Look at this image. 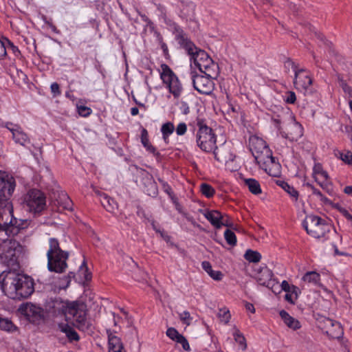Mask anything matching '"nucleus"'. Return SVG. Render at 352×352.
I'll use <instances>...</instances> for the list:
<instances>
[{"label":"nucleus","instance_id":"obj_21","mask_svg":"<svg viewBox=\"0 0 352 352\" xmlns=\"http://www.w3.org/2000/svg\"><path fill=\"white\" fill-rule=\"evenodd\" d=\"M279 314L285 325L289 329L296 331L301 327L300 322L296 318L290 316L286 311L281 310Z\"/></svg>","mask_w":352,"mask_h":352},{"label":"nucleus","instance_id":"obj_14","mask_svg":"<svg viewBox=\"0 0 352 352\" xmlns=\"http://www.w3.org/2000/svg\"><path fill=\"white\" fill-rule=\"evenodd\" d=\"M273 273L267 267H262L258 270L256 279L260 285L271 288L273 292L276 293L274 289V286H278V283H275L272 280Z\"/></svg>","mask_w":352,"mask_h":352},{"label":"nucleus","instance_id":"obj_1","mask_svg":"<svg viewBox=\"0 0 352 352\" xmlns=\"http://www.w3.org/2000/svg\"><path fill=\"white\" fill-rule=\"evenodd\" d=\"M15 186V179L11 175L9 179L0 177V233L5 232L8 236L16 235L28 225L26 220L13 217L12 206L8 199Z\"/></svg>","mask_w":352,"mask_h":352},{"label":"nucleus","instance_id":"obj_32","mask_svg":"<svg viewBox=\"0 0 352 352\" xmlns=\"http://www.w3.org/2000/svg\"><path fill=\"white\" fill-rule=\"evenodd\" d=\"M313 171H314V175L315 177V180L318 182V184H320V186L321 187L324 188V183L318 182V179H319L318 177H319V176H320L322 178H324V180H327L329 179L328 173L325 170H323L322 165L319 163L316 164L314 165Z\"/></svg>","mask_w":352,"mask_h":352},{"label":"nucleus","instance_id":"obj_41","mask_svg":"<svg viewBox=\"0 0 352 352\" xmlns=\"http://www.w3.org/2000/svg\"><path fill=\"white\" fill-rule=\"evenodd\" d=\"M148 186H146L147 189H146V191L148 195L151 196H155L157 195V185L155 182L152 179L151 177L148 176Z\"/></svg>","mask_w":352,"mask_h":352},{"label":"nucleus","instance_id":"obj_30","mask_svg":"<svg viewBox=\"0 0 352 352\" xmlns=\"http://www.w3.org/2000/svg\"><path fill=\"white\" fill-rule=\"evenodd\" d=\"M57 206L62 210H72V201L68 195L65 193H62L59 195L58 199H56Z\"/></svg>","mask_w":352,"mask_h":352},{"label":"nucleus","instance_id":"obj_20","mask_svg":"<svg viewBox=\"0 0 352 352\" xmlns=\"http://www.w3.org/2000/svg\"><path fill=\"white\" fill-rule=\"evenodd\" d=\"M107 333L109 338V352H119L124 351L120 338L114 335L109 329L107 330Z\"/></svg>","mask_w":352,"mask_h":352},{"label":"nucleus","instance_id":"obj_37","mask_svg":"<svg viewBox=\"0 0 352 352\" xmlns=\"http://www.w3.org/2000/svg\"><path fill=\"white\" fill-rule=\"evenodd\" d=\"M74 277L75 274L74 272H69L67 276H65L59 279L58 283H56V286L60 289H65L69 287L72 279Z\"/></svg>","mask_w":352,"mask_h":352},{"label":"nucleus","instance_id":"obj_60","mask_svg":"<svg viewBox=\"0 0 352 352\" xmlns=\"http://www.w3.org/2000/svg\"><path fill=\"white\" fill-rule=\"evenodd\" d=\"M203 269L210 274L212 272V268L210 263L208 261H204L201 263Z\"/></svg>","mask_w":352,"mask_h":352},{"label":"nucleus","instance_id":"obj_27","mask_svg":"<svg viewBox=\"0 0 352 352\" xmlns=\"http://www.w3.org/2000/svg\"><path fill=\"white\" fill-rule=\"evenodd\" d=\"M254 157L255 161L260 166L269 162V160L273 157L272 153L268 146L259 151V153L254 155Z\"/></svg>","mask_w":352,"mask_h":352},{"label":"nucleus","instance_id":"obj_11","mask_svg":"<svg viewBox=\"0 0 352 352\" xmlns=\"http://www.w3.org/2000/svg\"><path fill=\"white\" fill-rule=\"evenodd\" d=\"M25 201L31 212H39L45 207V197L37 189L30 190L25 197Z\"/></svg>","mask_w":352,"mask_h":352},{"label":"nucleus","instance_id":"obj_61","mask_svg":"<svg viewBox=\"0 0 352 352\" xmlns=\"http://www.w3.org/2000/svg\"><path fill=\"white\" fill-rule=\"evenodd\" d=\"M285 66L287 68L291 67L294 71L295 73H296V71H298L297 67L295 65L294 63L290 59H288L285 61Z\"/></svg>","mask_w":352,"mask_h":352},{"label":"nucleus","instance_id":"obj_59","mask_svg":"<svg viewBox=\"0 0 352 352\" xmlns=\"http://www.w3.org/2000/svg\"><path fill=\"white\" fill-rule=\"evenodd\" d=\"M7 54V50L4 43L0 39V60L3 59Z\"/></svg>","mask_w":352,"mask_h":352},{"label":"nucleus","instance_id":"obj_28","mask_svg":"<svg viewBox=\"0 0 352 352\" xmlns=\"http://www.w3.org/2000/svg\"><path fill=\"white\" fill-rule=\"evenodd\" d=\"M204 217L217 229L220 228L219 221L221 219V213L218 210H208L204 213Z\"/></svg>","mask_w":352,"mask_h":352},{"label":"nucleus","instance_id":"obj_35","mask_svg":"<svg viewBox=\"0 0 352 352\" xmlns=\"http://www.w3.org/2000/svg\"><path fill=\"white\" fill-rule=\"evenodd\" d=\"M276 184L294 198L295 201L298 199V192L294 187L290 186L287 182L282 180H277Z\"/></svg>","mask_w":352,"mask_h":352},{"label":"nucleus","instance_id":"obj_24","mask_svg":"<svg viewBox=\"0 0 352 352\" xmlns=\"http://www.w3.org/2000/svg\"><path fill=\"white\" fill-rule=\"evenodd\" d=\"M21 310L23 314L25 315L29 320H31V318H37L41 317V308L32 304H26L21 308Z\"/></svg>","mask_w":352,"mask_h":352},{"label":"nucleus","instance_id":"obj_64","mask_svg":"<svg viewBox=\"0 0 352 352\" xmlns=\"http://www.w3.org/2000/svg\"><path fill=\"white\" fill-rule=\"evenodd\" d=\"M245 308H246V309L248 311H250L252 313H254L255 312L254 307V305L252 303L246 302L245 303Z\"/></svg>","mask_w":352,"mask_h":352},{"label":"nucleus","instance_id":"obj_5","mask_svg":"<svg viewBox=\"0 0 352 352\" xmlns=\"http://www.w3.org/2000/svg\"><path fill=\"white\" fill-rule=\"evenodd\" d=\"M303 227L309 235L316 239H327L331 229L324 219L314 214L305 217Z\"/></svg>","mask_w":352,"mask_h":352},{"label":"nucleus","instance_id":"obj_49","mask_svg":"<svg viewBox=\"0 0 352 352\" xmlns=\"http://www.w3.org/2000/svg\"><path fill=\"white\" fill-rule=\"evenodd\" d=\"M181 334L179 333V332L173 327H170L166 331V336L170 338L173 340H176L177 339V337L180 336Z\"/></svg>","mask_w":352,"mask_h":352},{"label":"nucleus","instance_id":"obj_2","mask_svg":"<svg viewBox=\"0 0 352 352\" xmlns=\"http://www.w3.org/2000/svg\"><path fill=\"white\" fill-rule=\"evenodd\" d=\"M0 287L10 298H26L34 292L32 279L15 270L3 271L0 274Z\"/></svg>","mask_w":352,"mask_h":352},{"label":"nucleus","instance_id":"obj_31","mask_svg":"<svg viewBox=\"0 0 352 352\" xmlns=\"http://www.w3.org/2000/svg\"><path fill=\"white\" fill-rule=\"evenodd\" d=\"M49 250L47 252V257H49L50 256L58 254L61 253L66 252L65 251H63L60 248V244L58 241L55 238H51L49 240Z\"/></svg>","mask_w":352,"mask_h":352},{"label":"nucleus","instance_id":"obj_47","mask_svg":"<svg viewBox=\"0 0 352 352\" xmlns=\"http://www.w3.org/2000/svg\"><path fill=\"white\" fill-rule=\"evenodd\" d=\"M219 225H220V228L222 226H226V227H229V228L233 227V224L230 221V217L228 216H227L226 214H221V219L219 221Z\"/></svg>","mask_w":352,"mask_h":352},{"label":"nucleus","instance_id":"obj_45","mask_svg":"<svg viewBox=\"0 0 352 352\" xmlns=\"http://www.w3.org/2000/svg\"><path fill=\"white\" fill-rule=\"evenodd\" d=\"M218 316L220 320L225 324H227L231 318L230 311L228 310L221 309Z\"/></svg>","mask_w":352,"mask_h":352},{"label":"nucleus","instance_id":"obj_40","mask_svg":"<svg viewBox=\"0 0 352 352\" xmlns=\"http://www.w3.org/2000/svg\"><path fill=\"white\" fill-rule=\"evenodd\" d=\"M200 190L201 193L206 197L210 198L214 194V189L209 184L203 183L200 186Z\"/></svg>","mask_w":352,"mask_h":352},{"label":"nucleus","instance_id":"obj_23","mask_svg":"<svg viewBox=\"0 0 352 352\" xmlns=\"http://www.w3.org/2000/svg\"><path fill=\"white\" fill-rule=\"evenodd\" d=\"M304 284L320 285V275L315 271L307 272L301 278Z\"/></svg>","mask_w":352,"mask_h":352},{"label":"nucleus","instance_id":"obj_12","mask_svg":"<svg viewBox=\"0 0 352 352\" xmlns=\"http://www.w3.org/2000/svg\"><path fill=\"white\" fill-rule=\"evenodd\" d=\"M213 79L206 74L205 76H194L192 78L193 87L200 94L210 95L214 88Z\"/></svg>","mask_w":352,"mask_h":352},{"label":"nucleus","instance_id":"obj_29","mask_svg":"<svg viewBox=\"0 0 352 352\" xmlns=\"http://www.w3.org/2000/svg\"><path fill=\"white\" fill-rule=\"evenodd\" d=\"M58 327L62 332L65 333L70 341H78L79 340L77 332L68 324H60Z\"/></svg>","mask_w":352,"mask_h":352},{"label":"nucleus","instance_id":"obj_36","mask_svg":"<svg viewBox=\"0 0 352 352\" xmlns=\"http://www.w3.org/2000/svg\"><path fill=\"white\" fill-rule=\"evenodd\" d=\"M233 337L235 342L239 344L241 350H245L247 348L245 338L243 336V335L240 332V331L236 327L234 328Z\"/></svg>","mask_w":352,"mask_h":352},{"label":"nucleus","instance_id":"obj_58","mask_svg":"<svg viewBox=\"0 0 352 352\" xmlns=\"http://www.w3.org/2000/svg\"><path fill=\"white\" fill-rule=\"evenodd\" d=\"M50 88H51V91H52V94H54V96L60 95V91L59 85H58V83L53 82L51 85V87Z\"/></svg>","mask_w":352,"mask_h":352},{"label":"nucleus","instance_id":"obj_9","mask_svg":"<svg viewBox=\"0 0 352 352\" xmlns=\"http://www.w3.org/2000/svg\"><path fill=\"white\" fill-rule=\"evenodd\" d=\"M161 69L160 77L163 82L175 98L179 97L182 92V87L177 76L166 64H162Z\"/></svg>","mask_w":352,"mask_h":352},{"label":"nucleus","instance_id":"obj_57","mask_svg":"<svg viewBox=\"0 0 352 352\" xmlns=\"http://www.w3.org/2000/svg\"><path fill=\"white\" fill-rule=\"evenodd\" d=\"M208 275L215 280H221L223 278V274L219 270H212Z\"/></svg>","mask_w":352,"mask_h":352},{"label":"nucleus","instance_id":"obj_52","mask_svg":"<svg viewBox=\"0 0 352 352\" xmlns=\"http://www.w3.org/2000/svg\"><path fill=\"white\" fill-rule=\"evenodd\" d=\"M272 119L277 129L281 132L284 129L280 127V124L284 120L283 117L281 115L273 116Z\"/></svg>","mask_w":352,"mask_h":352},{"label":"nucleus","instance_id":"obj_55","mask_svg":"<svg viewBox=\"0 0 352 352\" xmlns=\"http://www.w3.org/2000/svg\"><path fill=\"white\" fill-rule=\"evenodd\" d=\"M309 186H310L311 189L312 190L313 193L314 195H316V196H318L320 199L321 201H322L323 202H327L328 201L327 198L324 197L320 190L316 189L312 185H309Z\"/></svg>","mask_w":352,"mask_h":352},{"label":"nucleus","instance_id":"obj_43","mask_svg":"<svg viewBox=\"0 0 352 352\" xmlns=\"http://www.w3.org/2000/svg\"><path fill=\"white\" fill-rule=\"evenodd\" d=\"M297 289L298 288L296 287L292 286V291L286 294L285 296V299L291 304H295V302L298 298Z\"/></svg>","mask_w":352,"mask_h":352},{"label":"nucleus","instance_id":"obj_54","mask_svg":"<svg viewBox=\"0 0 352 352\" xmlns=\"http://www.w3.org/2000/svg\"><path fill=\"white\" fill-rule=\"evenodd\" d=\"M186 124L184 122L179 123L176 128V133L178 135H182L186 132Z\"/></svg>","mask_w":352,"mask_h":352},{"label":"nucleus","instance_id":"obj_6","mask_svg":"<svg viewBox=\"0 0 352 352\" xmlns=\"http://www.w3.org/2000/svg\"><path fill=\"white\" fill-rule=\"evenodd\" d=\"M19 243L13 239L3 240L0 243V260L8 267L17 265V253L20 251Z\"/></svg>","mask_w":352,"mask_h":352},{"label":"nucleus","instance_id":"obj_44","mask_svg":"<svg viewBox=\"0 0 352 352\" xmlns=\"http://www.w3.org/2000/svg\"><path fill=\"white\" fill-rule=\"evenodd\" d=\"M0 329L6 331H12L15 329V327L11 320L1 318Z\"/></svg>","mask_w":352,"mask_h":352},{"label":"nucleus","instance_id":"obj_18","mask_svg":"<svg viewBox=\"0 0 352 352\" xmlns=\"http://www.w3.org/2000/svg\"><path fill=\"white\" fill-rule=\"evenodd\" d=\"M269 175L272 177H279L281 174V166L275 160L273 157L269 162L263 164L260 166Z\"/></svg>","mask_w":352,"mask_h":352},{"label":"nucleus","instance_id":"obj_46","mask_svg":"<svg viewBox=\"0 0 352 352\" xmlns=\"http://www.w3.org/2000/svg\"><path fill=\"white\" fill-rule=\"evenodd\" d=\"M340 159L348 164H352V153L346 151L344 153L339 152Z\"/></svg>","mask_w":352,"mask_h":352},{"label":"nucleus","instance_id":"obj_39","mask_svg":"<svg viewBox=\"0 0 352 352\" xmlns=\"http://www.w3.org/2000/svg\"><path fill=\"white\" fill-rule=\"evenodd\" d=\"M244 258L251 263H258L261 259V254L257 251H254L252 250H246Z\"/></svg>","mask_w":352,"mask_h":352},{"label":"nucleus","instance_id":"obj_48","mask_svg":"<svg viewBox=\"0 0 352 352\" xmlns=\"http://www.w3.org/2000/svg\"><path fill=\"white\" fill-rule=\"evenodd\" d=\"M179 318L182 321L183 323L186 324V325H190L192 317L190 316V314L188 311H184L179 314Z\"/></svg>","mask_w":352,"mask_h":352},{"label":"nucleus","instance_id":"obj_38","mask_svg":"<svg viewBox=\"0 0 352 352\" xmlns=\"http://www.w3.org/2000/svg\"><path fill=\"white\" fill-rule=\"evenodd\" d=\"M174 130V124L170 122H168L162 124L161 127V132L165 142H167L168 138L173 133Z\"/></svg>","mask_w":352,"mask_h":352},{"label":"nucleus","instance_id":"obj_17","mask_svg":"<svg viewBox=\"0 0 352 352\" xmlns=\"http://www.w3.org/2000/svg\"><path fill=\"white\" fill-rule=\"evenodd\" d=\"M69 302H64L59 299H55L48 303L47 309L49 313H51L54 316L63 314L65 316V313Z\"/></svg>","mask_w":352,"mask_h":352},{"label":"nucleus","instance_id":"obj_33","mask_svg":"<svg viewBox=\"0 0 352 352\" xmlns=\"http://www.w3.org/2000/svg\"><path fill=\"white\" fill-rule=\"evenodd\" d=\"M141 142L144 146L147 149V151L152 153L155 155H159L158 152L156 151L155 148L150 144L148 140V132L145 129H143L142 131Z\"/></svg>","mask_w":352,"mask_h":352},{"label":"nucleus","instance_id":"obj_7","mask_svg":"<svg viewBox=\"0 0 352 352\" xmlns=\"http://www.w3.org/2000/svg\"><path fill=\"white\" fill-rule=\"evenodd\" d=\"M199 130L197 133L198 146L205 152H211L216 146V135L212 129L198 122Z\"/></svg>","mask_w":352,"mask_h":352},{"label":"nucleus","instance_id":"obj_16","mask_svg":"<svg viewBox=\"0 0 352 352\" xmlns=\"http://www.w3.org/2000/svg\"><path fill=\"white\" fill-rule=\"evenodd\" d=\"M281 133L291 141H297L302 135V128L298 122L292 121L281 131Z\"/></svg>","mask_w":352,"mask_h":352},{"label":"nucleus","instance_id":"obj_19","mask_svg":"<svg viewBox=\"0 0 352 352\" xmlns=\"http://www.w3.org/2000/svg\"><path fill=\"white\" fill-rule=\"evenodd\" d=\"M266 142L261 138L252 135L249 138V148L253 156L266 148Z\"/></svg>","mask_w":352,"mask_h":352},{"label":"nucleus","instance_id":"obj_26","mask_svg":"<svg viewBox=\"0 0 352 352\" xmlns=\"http://www.w3.org/2000/svg\"><path fill=\"white\" fill-rule=\"evenodd\" d=\"M100 202L107 211L113 213L118 210V204L113 199L105 194H100Z\"/></svg>","mask_w":352,"mask_h":352},{"label":"nucleus","instance_id":"obj_62","mask_svg":"<svg viewBox=\"0 0 352 352\" xmlns=\"http://www.w3.org/2000/svg\"><path fill=\"white\" fill-rule=\"evenodd\" d=\"M281 289L287 292H290L291 287L287 280H283L280 285Z\"/></svg>","mask_w":352,"mask_h":352},{"label":"nucleus","instance_id":"obj_13","mask_svg":"<svg viewBox=\"0 0 352 352\" xmlns=\"http://www.w3.org/2000/svg\"><path fill=\"white\" fill-rule=\"evenodd\" d=\"M68 257L69 253L67 252L47 257L48 270L56 273H63L67 267V260Z\"/></svg>","mask_w":352,"mask_h":352},{"label":"nucleus","instance_id":"obj_3","mask_svg":"<svg viewBox=\"0 0 352 352\" xmlns=\"http://www.w3.org/2000/svg\"><path fill=\"white\" fill-rule=\"evenodd\" d=\"M181 45L190 56V60L201 72L216 78L219 75V66L204 50L197 48L191 41L182 38Z\"/></svg>","mask_w":352,"mask_h":352},{"label":"nucleus","instance_id":"obj_15","mask_svg":"<svg viewBox=\"0 0 352 352\" xmlns=\"http://www.w3.org/2000/svg\"><path fill=\"white\" fill-rule=\"evenodd\" d=\"M312 84V80L307 72L303 69L296 71L294 85L300 91H306Z\"/></svg>","mask_w":352,"mask_h":352},{"label":"nucleus","instance_id":"obj_34","mask_svg":"<svg viewBox=\"0 0 352 352\" xmlns=\"http://www.w3.org/2000/svg\"><path fill=\"white\" fill-rule=\"evenodd\" d=\"M244 182L249 190L254 195H258L261 193V186L258 181L254 179H245Z\"/></svg>","mask_w":352,"mask_h":352},{"label":"nucleus","instance_id":"obj_4","mask_svg":"<svg viewBox=\"0 0 352 352\" xmlns=\"http://www.w3.org/2000/svg\"><path fill=\"white\" fill-rule=\"evenodd\" d=\"M87 309L85 303L72 301L69 304L65 313V320L80 331H86L91 329L92 324L87 318Z\"/></svg>","mask_w":352,"mask_h":352},{"label":"nucleus","instance_id":"obj_63","mask_svg":"<svg viewBox=\"0 0 352 352\" xmlns=\"http://www.w3.org/2000/svg\"><path fill=\"white\" fill-rule=\"evenodd\" d=\"M340 212L347 219L352 221V215L346 209L342 208Z\"/></svg>","mask_w":352,"mask_h":352},{"label":"nucleus","instance_id":"obj_51","mask_svg":"<svg viewBox=\"0 0 352 352\" xmlns=\"http://www.w3.org/2000/svg\"><path fill=\"white\" fill-rule=\"evenodd\" d=\"M175 341L178 343H180L185 351H190V345L188 342L182 334L177 337V339Z\"/></svg>","mask_w":352,"mask_h":352},{"label":"nucleus","instance_id":"obj_56","mask_svg":"<svg viewBox=\"0 0 352 352\" xmlns=\"http://www.w3.org/2000/svg\"><path fill=\"white\" fill-rule=\"evenodd\" d=\"M287 96L285 99V101L287 103L294 104L296 102V97L295 93L294 91H288L287 93Z\"/></svg>","mask_w":352,"mask_h":352},{"label":"nucleus","instance_id":"obj_10","mask_svg":"<svg viewBox=\"0 0 352 352\" xmlns=\"http://www.w3.org/2000/svg\"><path fill=\"white\" fill-rule=\"evenodd\" d=\"M318 327L331 338L339 339L343 335L340 324L330 318L320 317L318 319Z\"/></svg>","mask_w":352,"mask_h":352},{"label":"nucleus","instance_id":"obj_42","mask_svg":"<svg viewBox=\"0 0 352 352\" xmlns=\"http://www.w3.org/2000/svg\"><path fill=\"white\" fill-rule=\"evenodd\" d=\"M224 237L226 242L234 246L236 244V237L235 234L230 230H226L224 232Z\"/></svg>","mask_w":352,"mask_h":352},{"label":"nucleus","instance_id":"obj_22","mask_svg":"<svg viewBox=\"0 0 352 352\" xmlns=\"http://www.w3.org/2000/svg\"><path fill=\"white\" fill-rule=\"evenodd\" d=\"M181 13L190 20L193 19L195 16V5L192 1H181Z\"/></svg>","mask_w":352,"mask_h":352},{"label":"nucleus","instance_id":"obj_8","mask_svg":"<svg viewBox=\"0 0 352 352\" xmlns=\"http://www.w3.org/2000/svg\"><path fill=\"white\" fill-rule=\"evenodd\" d=\"M214 159L231 172L236 171L238 166L234 163L235 156L231 152L230 146L226 144L215 146L213 151Z\"/></svg>","mask_w":352,"mask_h":352},{"label":"nucleus","instance_id":"obj_53","mask_svg":"<svg viewBox=\"0 0 352 352\" xmlns=\"http://www.w3.org/2000/svg\"><path fill=\"white\" fill-rule=\"evenodd\" d=\"M340 85L346 94H348L350 97H352V88L349 86L345 81L342 79H340Z\"/></svg>","mask_w":352,"mask_h":352},{"label":"nucleus","instance_id":"obj_25","mask_svg":"<svg viewBox=\"0 0 352 352\" xmlns=\"http://www.w3.org/2000/svg\"><path fill=\"white\" fill-rule=\"evenodd\" d=\"M14 142L21 146H25L30 142L28 135L20 129H10Z\"/></svg>","mask_w":352,"mask_h":352},{"label":"nucleus","instance_id":"obj_50","mask_svg":"<svg viewBox=\"0 0 352 352\" xmlns=\"http://www.w3.org/2000/svg\"><path fill=\"white\" fill-rule=\"evenodd\" d=\"M78 112L79 115L83 117H87L89 116L91 113V109L89 107H87L86 106H78Z\"/></svg>","mask_w":352,"mask_h":352}]
</instances>
